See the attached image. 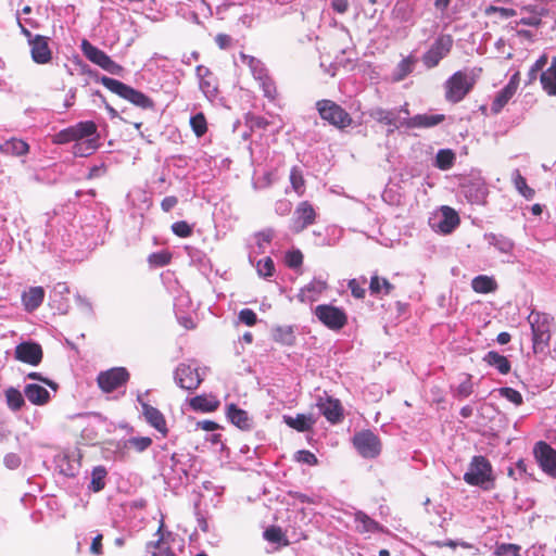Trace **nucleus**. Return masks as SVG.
<instances>
[{"label":"nucleus","mask_w":556,"mask_h":556,"mask_svg":"<svg viewBox=\"0 0 556 556\" xmlns=\"http://www.w3.org/2000/svg\"><path fill=\"white\" fill-rule=\"evenodd\" d=\"M554 318L541 312L532 311L528 323L532 332V348L535 354L543 353L549 345Z\"/></svg>","instance_id":"f257e3e1"},{"label":"nucleus","mask_w":556,"mask_h":556,"mask_svg":"<svg viewBox=\"0 0 556 556\" xmlns=\"http://www.w3.org/2000/svg\"><path fill=\"white\" fill-rule=\"evenodd\" d=\"M320 118L338 129H344L353 123L351 115L332 100L323 99L316 102Z\"/></svg>","instance_id":"f03ea898"},{"label":"nucleus","mask_w":556,"mask_h":556,"mask_svg":"<svg viewBox=\"0 0 556 556\" xmlns=\"http://www.w3.org/2000/svg\"><path fill=\"white\" fill-rule=\"evenodd\" d=\"M464 480L475 486H484V484L493 482L491 463L484 456H473L464 475Z\"/></svg>","instance_id":"7ed1b4c3"},{"label":"nucleus","mask_w":556,"mask_h":556,"mask_svg":"<svg viewBox=\"0 0 556 556\" xmlns=\"http://www.w3.org/2000/svg\"><path fill=\"white\" fill-rule=\"evenodd\" d=\"M454 39L448 34H442L437 37L430 48L424 53L421 60L427 68H433L439 65L452 50Z\"/></svg>","instance_id":"20e7f679"},{"label":"nucleus","mask_w":556,"mask_h":556,"mask_svg":"<svg viewBox=\"0 0 556 556\" xmlns=\"http://www.w3.org/2000/svg\"><path fill=\"white\" fill-rule=\"evenodd\" d=\"M84 55L92 63L97 64L112 75H121L123 67L114 62L104 51L100 50L87 39L80 45Z\"/></svg>","instance_id":"39448f33"},{"label":"nucleus","mask_w":556,"mask_h":556,"mask_svg":"<svg viewBox=\"0 0 556 556\" xmlns=\"http://www.w3.org/2000/svg\"><path fill=\"white\" fill-rule=\"evenodd\" d=\"M314 314L323 325L331 330L342 329L348 321L344 311L330 304L316 306Z\"/></svg>","instance_id":"423d86ee"},{"label":"nucleus","mask_w":556,"mask_h":556,"mask_svg":"<svg viewBox=\"0 0 556 556\" xmlns=\"http://www.w3.org/2000/svg\"><path fill=\"white\" fill-rule=\"evenodd\" d=\"M353 445L364 458H375L381 452V442L378 435L370 430H363L354 434Z\"/></svg>","instance_id":"0eeeda50"},{"label":"nucleus","mask_w":556,"mask_h":556,"mask_svg":"<svg viewBox=\"0 0 556 556\" xmlns=\"http://www.w3.org/2000/svg\"><path fill=\"white\" fill-rule=\"evenodd\" d=\"M446 93L445 97L450 102L457 103L465 98V96L472 88V81L468 75L463 72L454 73L445 83Z\"/></svg>","instance_id":"6e6552de"},{"label":"nucleus","mask_w":556,"mask_h":556,"mask_svg":"<svg viewBox=\"0 0 556 556\" xmlns=\"http://www.w3.org/2000/svg\"><path fill=\"white\" fill-rule=\"evenodd\" d=\"M317 213L314 206L308 201L300 202L290 219V230L294 233H300L308 226L315 224Z\"/></svg>","instance_id":"1a4fd4ad"},{"label":"nucleus","mask_w":556,"mask_h":556,"mask_svg":"<svg viewBox=\"0 0 556 556\" xmlns=\"http://www.w3.org/2000/svg\"><path fill=\"white\" fill-rule=\"evenodd\" d=\"M129 379V372L124 367H114L98 375L97 382L99 388L110 393L125 384Z\"/></svg>","instance_id":"9d476101"},{"label":"nucleus","mask_w":556,"mask_h":556,"mask_svg":"<svg viewBox=\"0 0 556 556\" xmlns=\"http://www.w3.org/2000/svg\"><path fill=\"white\" fill-rule=\"evenodd\" d=\"M316 406L319 413L331 424H338L343 418V408L340 401L326 391L317 396Z\"/></svg>","instance_id":"9b49d317"},{"label":"nucleus","mask_w":556,"mask_h":556,"mask_svg":"<svg viewBox=\"0 0 556 556\" xmlns=\"http://www.w3.org/2000/svg\"><path fill=\"white\" fill-rule=\"evenodd\" d=\"M370 116L378 123L389 126L387 130L388 135L402 127L408 128V117L400 116V112H397L396 109L386 110L376 108L371 111Z\"/></svg>","instance_id":"f8f14e48"},{"label":"nucleus","mask_w":556,"mask_h":556,"mask_svg":"<svg viewBox=\"0 0 556 556\" xmlns=\"http://www.w3.org/2000/svg\"><path fill=\"white\" fill-rule=\"evenodd\" d=\"M534 456L544 472L556 478V450L544 441L535 443Z\"/></svg>","instance_id":"ddd939ff"},{"label":"nucleus","mask_w":556,"mask_h":556,"mask_svg":"<svg viewBox=\"0 0 556 556\" xmlns=\"http://www.w3.org/2000/svg\"><path fill=\"white\" fill-rule=\"evenodd\" d=\"M174 379L181 389L193 391L202 382L199 370L187 364H179L174 372Z\"/></svg>","instance_id":"4468645a"},{"label":"nucleus","mask_w":556,"mask_h":556,"mask_svg":"<svg viewBox=\"0 0 556 556\" xmlns=\"http://www.w3.org/2000/svg\"><path fill=\"white\" fill-rule=\"evenodd\" d=\"M137 401L141 406V410L146 418V421L151 427L156 429L160 433H162L164 437L167 435L168 429L166 426L165 417L162 414V412L160 409H157L156 407L144 402L141 394H139L137 396Z\"/></svg>","instance_id":"2eb2a0df"},{"label":"nucleus","mask_w":556,"mask_h":556,"mask_svg":"<svg viewBox=\"0 0 556 556\" xmlns=\"http://www.w3.org/2000/svg\"><path fill=\"white\" fill-rule=\"evenodd\" d=\"M15 358L20 362L37 366L42 359V349L36 342H22L15 348Z\"/></svg>","instance_id":"dca6fc26"},{"label":"nucleus","mask_w":556,"mask_h":556,"mask_svg":"<svg viewBox=\"0 0 556 556\" xmlns=\"http://www.w3.org/2000/svg\"><path fill=\"white\" fill-rule=\"evenodd\" d=\"M30 54L31 59L37 64H47L52 59V52L49 48L48 38L41 35H36L30 40Z\"/></svg>","instance_id":"f3484780"},{"label":"nucleus","mask_w":556,"mask_h":556,"mask_svg":"<svg viewBox=\"0 0 556 556\" xmlns=\"http://www.w3.org/2000/svg\"><path fill=\"white\" fill-rule=\"evenodd\" d=\"M195 75L199 79V87L204 96L208 99L215 98L218 89L211 70L204 65H198L195 68Z\"/></svg>","instance_id":"a211bd4d"},{"label":"nucleus","mask_w":556,"mask_h":556,"mask_svg":"<svg viewBox=\"0 0 556 556\" xmlns=\"http://www.w3.org/2000/svg\"><path fill=\"white\" fill-rule=\"evenodd\" d=\"M327 287V279L323 277H315L307 286L300 290L298 295L299 300L301 302H315Z\"/></svg>","instance_id":"6ab92c4d"},{"label":"nucleus","mask_w":556,"mask_h":556,"mask_svg":"<svg viewBox=\"0 0 556 556\" xmlns=\"http://www.w3.org/2000/svg\"><path fill=\"white\" fill-rule=\"evenodd\" d=\"M440 212V220L437 225L438 229L443 233L452 232L459 224L457 212L450 206H442Z\"/></svg>","instance_id":"aec40b11"},{"label":"nucleus","mask_w":556,"mask_h":556,"mask_svg":"<svg viewBox=\"0 0 556 556\" xmlns=\"http://www.w3.org/2000/svg\"><path fill=\"white\" fill-rule=\"evenodd\" d=\"M445 119L443 114H417L408 117V129L412 128H431Z\"/></svg>","instance_id":"412c9836"},{"label":"nucleus","mask_w":556,"mask_h":556,"mask_svg":"<svg viewBox=\"0 0 556 556\" xmlns=\"http://www.w3.org/2000/svg\"><path fill=\"white\" fill-rule=\"evenodd\" d=\"M189 405L193 410L211 413L218 408L219 401L213 395H197L189 401Z\"/></svg>","instance_id":"4be33fe9"},{"label":"nucleus","mask_w":556,"mask_h":556,"mask_svg":"<svg viewBox=\"0 0 556 556\" xmlns=\"http://www.w3.org/2000/svg\"><path fill=\"white\" fill-rule=\"evenodd\" d=\"M45 299V290L42 287H33L22 295V301L27 312L37 309Z\"/></svg>","instance_id":"5701e85b"},{"label":"nucleus","mask_w":556,"mask_h":556,"mask_svg":"<svg viewBox=\"0 0 556 556\" xmlns=\"http://www.w3.org/2000/svg\"><path fill=\"white\" fill-rule=\"evenodd\" d=\"M71 129L73 130L75 142L99 136L97 134L98 127L92 121L79 122L71 126Z\"/></svg>","instance_id":"b1692460"},{"label":"nucleus","mask_w":556,"mask_h":556,"mask_svg":"<svg viewBox=\"0 0 556 556\" xmlns=\"http://www.w3.org/2000/svg\"><path fill=\"white\" fill-rule=\"evenodd\" d=\"M24 394L27 400L35 405H43L50 399L48 390L36 383L26 384Z\"/></svg>","instance_id":"393cba45"},{"label":"nucleus","mask_w":556,"mask_h":556,"mask_svg":"<svg viewBox=\"0 0 556 556\" xmlns=\"http://www.w3.org/2000/svg\"><path fill=\"white\" fill-rule=\"evenodd\" d=\"M227 418L229 421L237 426L242 430H248L251 428V420L248 416V413L241 408H239L235 404H230L227 407Z\"/></svg>","instance_id":"a878e982"},{"label":"nucleus","mask_w":556,"mask_h":556,"mask_svg":"<svg viewBox=\"0 0 556 556\" xmlns=\"http://www.w3.org/2000/svg\"><path fill=\"white\" fill-rule=\"evenodd\" d=\"M283 420L290 428L300 432L308 431L316 422L312 415L304 414H298L295 417L285 415Z\"/></svg>","instance_id":"bb28decb"},{"label":"nucleus","mask_w":556,"mask_h":556,"mask_svg":"<svg viewBox=\"0 0 556 556\" xmlns=\"http://www.w3.org/2000/svg\"><path fill=\"white\" fill-rule=\"evenodd\" d=\"M29 146L22 139L12 138L0 146V152L8 155L22 156L27 154Z\"/></svg>","instance_id":"cd10ccee"},{"label":"nucleus","mask_w":556,"mask_h":556,"mask_svg":"<svg viewBox=\"0 0 556 556\" xmlns=\"http://www.w3.org/2000/svg\"><path fill=\"white\" fill-rule=\"evenodd\" d=\"M483 361L491 367H494L502 375H507L510 371V363L506 356L501 355L496 351H489Z\"/></svg>","instance_id":"c85d7f7f"},{"label":"nucleus","mask_w":556,"mask_h":556,"mask_svg":"<svg viewBox=\"0 0 556 556\" xmlns=\"http://www.w3.org/2000/svg\"><path fill=\"white\" fill-rule=\"evenodd\" d=\"M540 80L543 89L549 96H556V58H553L549 67L542 72Z\"/></svg>","instance_id":"c756f323"},{"label":"nucleus","mask_w":556,"mask_h":556,"mask_svg":"<svg viewBox=\"0 0 556 556\" xmlns=\"http://www.w3.org/2000/svg\"><path fill=\"white\" fill-rule=\"evenodd\" d=\"M99 136L83 141H77L73 146L75 156L85 157L91 155L99 148Z\"/></svg>","instance_id":"7c9ffc66"},{"label":"nucleus","mask_w":556,"mask_h":556,"mask_svg":"<svg viewBox=\"0 0 556 556\" xmlns=\"http://www.w3.org/2000/svg\"><path fill=\"white\" fill-rule=\"evenodd\" d=\"M355 522L357 531L365 532H378L381 531V526L374 519H371L368 515L363 511H357L355 514Z\"/></svg>","instance_id":"2f4dec72"},{"label":"nucleus","mask_w":556,"mask_h":556,"mask_svg":"<svg viewBox=\"0 0 556 556\" xmlns=\"http://www.w3.org/2000/svg\"><path fill=\"white\" fill-rule=\"evenodd\" d=\"M456 154L451 149H440L437 152L433 165L441 170H448L453 167Z\"/></svg>","instance_id":"473e14b6"},{"label":"nucleus","mask_w":556,"mask_h":556,"mask_svg":"<svg viewBox=\"0 0 556 556\" xmlns=\"http://www.w3.org/2000/svg\"><path fill=\"white\" fill-rule=\"evenodd\" d=\"M416 62H417V59L412 54L404 58L396 65L394 72H393V80H395V81L403 80L407 75H409L414 71Z\"/></svg>","instance_id":"72a5a7b5"},{"label":"nucleus","mask_w":556,"mask_h":556,"mask_svg":"<svg viewBox=\"0 0 556 556\" xmlns=\"http://www.w3.org/2000/svg\"><path fill=\"white\" fill-rule=\"evenodd\" d=\"M394 286L388 279L374 275L370 278L369 290L375 295H388L392 292Z\"/></svg>","instance_id":"f704fd0d"},{"label":"nucleus","mask_w":556,"mask_h":556,"mask_svg":"<svg viewBox=\"0 0 556 556\" xmlns=\"http://www.w3.org/2000/svg\"><path fill=\"white\" fill-rule=\"evenodd\" d=\"M125 100H128L132 104L141 108V109H152L153 108V101L146 96L143 92L134 89L129 86L127 92L124 97Z\"/></svg>","instance_id":"c9c22d12"},{"label":"nucleus","mask_w":556,"mask_h":556,"mask_svg":"<svg viewBox=\"0 0 556 556\" xmlns=\"http://www.w3.org/2000/svg\"><path fill=\"white\" fill-rule=\"evenodd\" d=\"M511 179L516 190L527 200L534 198L535 191L527 184L526 178L521 175L519 169H515L511 174Z\"/></svg>","instance_id":"e433bc0d"},{"label":"nucleus","mask_w":556,"mask_h":556,"mask_svg":"<svg viewBox=\"0 0 556 556\" xmlns=\"http://www.w3.org/2000/svg\"><path fill=\"white\" fill-rule=\"evenodd\" d=\"M471 287L478 293H489L496 290L497 283L492 277L480 275L472 279Z\"/></svg>","instance_id":"4c0bfd02"},{"label":"nucleus","mask_w":556,"mask_h":556,"mask_svg":"<svg viewBox=\"0 0 556 556\" xmlns=\"http://www.w3.org/2000/svg\"><path fill=\"white\" fill-rule=\"evenodd\" d=\"M144 556H174V553L168 542L160 538L156 542L147 545V554Z\"/></svg>","instance_id":"58836bf2"},{"label":"nucleus","mask_w":556,"mask_h":556,"mask_svg":"<svg viewBox=\"0 0 556 556\" xmlns=\"http://www.w3.org/2000/svg\"><path fill=\"white\" fill-rule=\"evenodd\" d=\"M241 60L247 63L256 80L264 79L267 76V70L264 64L255 59L254 56L247 55L244 53L240 54Z\"/></svg>","instance_id":"ea45409f"},{"label":"nucleus","mask_w":556,"mask_h":556,"mask_svg":"<svg viewBox=\"0 0 556 556\" xmlns=\"http://www.w3.org/2000/svg\"><path fill=\"white\" fill-rule=\"evenodd\" d=\"M106 469L103 466L94 467L91 472L89 489L93 492H100L105 486Z\"/></svg>","instance_id":"a19ab883"},{"label":"nucleus","mask_w":556,"mask_h":556,"mask_svg":"<svg viewBox=\"0 0 556 556\" xmlns=\"http://www.w3.org/2000/svg\"><path fill=\"white\" fill-rule=\"evenodd\" d=\"M515 93L511 91V88L505 86L493 100L491 111L495 114L500 113Z\"/></svg>","instance_id":"79ce46f5"},{"label":"nucleus","mask_w":556,"mask_h":556,"mask_svg":"<svg viewBox=\"0 0 556 556\" xmlns=\"http://www.w3.org/2000/svg\"><path fill=\"white\" fill-rule=\"evenodd\" d=\"M100 83L113 93L124 99L129 86L111 77L102 76Z\"/></svg>","instance_id":"37998d69"},{"label":"nucleus","mask_w":556,"mask_h":556,"mask_svg":"<svg viewBox=\"0 0 556 556\" xmlns=\"http://www.w3.org/2000/svg\"><path fill=\"white\" fill-rule=\"evenodd\" d=\"M5 400L9 408L12 410H18L24 405L23 394L15 388H9L5 391Z\"/></svg>","instance_id":"c03bdc74"},{"label":"nucleus","mask_w":556,"mask_h":556,"mask_svg":"<svg viewBox=\"0 0 556 556\" xmlns=\"http://www.w3.org/2000/svg\"><path fill=\"white\" fill-rule=\"evenodd\" d=\"M473 392V384L470 375H465L464 380L453 389L454 397L463 400L468 397Z\"/></svg>","instance_id":"a18cd8bd"},{"label":"nucleus","mask_w":556,"mask_h":556,"mask_svg":"<svg viewBox=\"0 0 556 556\" xmlns=\"http://www.w3.org/2000/svg\"><path fill=\"white\" fill-rule=\"evenodd\" d=\"M489 243L494 245L501 253H510L514 243L510 239L504 236L490 235L488 236Z\"/></svg>","instance_id":"49530a36"},{"label":"nucleus","mask_w":556,"mask_h":556,"mask_svg":"<svg viewBox=\"0 0 556 556\" xmlns=\"http://www.w3.org/2000/svg\"><path fill=\"white\" fill-rule=\"evenodd\" d=\"M274 340L286 345L293 344L294 336L291 327H277L273 332Z\"/></svg>","instance_id":"de8ad7c7"},{"label":"nucleus","mask_w":556,"mask_h":556,"mask_svg":"<svg viewBox=\"0 0 556 556\" xmlns=\"http://www.w3.org/2000/svg\"><path fill=\"white\" fill-rule=\"evenodd\" d=\"M152 444V439L149 437H131L125 442L126 447H131L139 453L148 450Z\"/></svg>","instance_id":"09e8293b"},{"label":"nucleus","mask_w":556,"mask_h":556,"mask_svg":"<svg viewBox=\"0 0 556 556\" xmlns=\"http://www.w3.org/2000/svg\"><path fill=\"white\" fill-rule=\"evenodd\" d=\"M190 126L197 137H202L207 130V124L204 114L198 113L191 116Z\"/></svg>","instance_id":"8fccbe9b"},{"label":"nucleus","mask_w":556,"mask_h":556,"mask_svg":"<svg viewBox=\"0 0 556 556\" xmlns=\"http://www.w3.org/2000/svg\"><path fill=\"white\" fill-rule=\"evenodd\" d=\"M465 194L472 203H481L485 198V188L482 186H466Z\"/></svg>","instance_id":"3c124183"},{"label":"nucleus","mask_w":556,"mask_h":556,"mask_svg":"<svg viewBox=\"0 0 556 556\" xmlns=\"http://www.w3.org/2000/svg\"><path fill=\"white\" fill-rule=\"evenodd\" d=\"M256 270L261 277H264V278L271 277L275 271L274 261L269 256H266L265 258L260 260L256 264Z\"/></svg>","instance_id":"603ef678"},{"label":"nucleus","mask_w":556,"mask_h":556,"mask_svg":"<svg viewBox=\"0 0 556 556\" xmlns=\"http://www.w3.org/2000/svg\"><path fill=\"white\" fill-rule=\"evenodd\" d=\"M290 182L293 190L302 195L304 193V178L302 172L298 167H293L290 172Z\"/></svg>","instance_id":"864d4df0"},{"label":"nucleus","mask_w":556,"mask_h":556,"mask_svg":"<svg viewBox=\"0 0 556 556\" xmlns=\"http://www.w3.org/2000/svg\"><path fill=\"white\" fill-rule=\"evenodd\" d=\"M365 285H366V278L351 279L348 283V287L354 298L364 299V296L366 294Z\"/></svg>","instance_id":"5fc2aeb1"},{"label":"nucleus","mask_w":556,"mask_h":556,"mask_svg":"<svg viewBox=\"0 0 556 556\" xmlns=\"http://www.w3.org/2000/svg\"><path fill=\"white\" fill-rule=\"evenodd\" d=\"M274 238L273 229H265L256 235V244L260 253H265L266 245L270 243Z\"/></svg>","instance_id":"6e6d98bb"},{"label":"nucleus","mask_w":556,"mask_h":556,"mask_svg":"<svg viewBox=\"0 0 556 556\" xmlns=\"http://www.w3.org/2000/svg\"><path fill=\"white\" fill-rule=\"evenodd\" d=\"M521 546L517 544L511 543H502L496 546L495 555L497 556H504V555H511V556H520Z\"/></svg>","instance_id":"4d7b16f0"},{"label":"nucleus","mask_w":556,"mask_h":556,"mask_svg":"<svg viewBox=\"0 0 556 556\" xmlns=\"http://www.w3.org/2000/svg\"><path fill=\"white\" fill-rule=\"evenodd\" d=\"M498 392L501 396L505 397L515 405H521L523 402L521 393L513 388L504 387L501 388Z\"/></svg>","instance_id":"13d9d810"},{"label":"nucleus","mask_w":556,"mask_h":556,"mask_svg":"<svg viewBox=\"0 0 556 556\" xmlns=\"http://www.w3.org/2000/svg\"><path fill=\"white\" fill-rule=\"evenodd\" d=\"M303 263V254L300 250H292L286 254V264L290 268H298Z\"/></svg>","instance_id":"bf43d9fd"},{"label":"nucleus","mask_w":556,"mask_h":556,"mask_svg":"<svg viewBox=\"0 0 556 556\" xmlns=\"http://www.w3.org/2000/svg\"><path fill=\"white\" fill-rule=\"evenodd\" d=\"M172 230L176 236L180 238H187L192 233L191 226L185 220L174 223L172 225Z\"/></svg>","instance_id":"052dcab7"},{"label":"nucleus","mask_w":556,"mask_h":556,"mask_svg":"<svg viewBox=\"0 0 556 556\" xmlns=\"http://www.w3.org/2000/svg\"><path fill=\"white\" fill-rule=\"evenodd\" d=\"M149 263L154 266H165L170 261V255L167 252H155L149 255Z\"/></svg>","instance_id":"680f3d73"},{"label":"nucleus","mask_w":556,"mask_h":556,"mask_svg":"<svg viewBox=\"0 0 556 556\" xmlns=\"http://www.w3.org/2000/svg\"><path fill=\"white\" fill-rule=\"evenodd\" d=\"M295 459L299 463L306 464L309 466H315L318 464V459L315 456V454H313L312 452L306 451V450L298 451L295 454Z\"/></svg>","instance_id":"e2e57ef3"},{"label":"nucleus","mask_w":556,"mask_h":556,"mask_svg":"<svg viewBox=\"0 0 556 556\" xmlns=\"http://www.w3.org/2000/svg\"><path fill=\"white\" fill-rule=\"evenodd\" d=\"M260 86L262 87L264 91V96L270 100L275 99L276 97V87L271 79L267 76L264 77V79H258Z\"/></svg>","instance_id":"0e129e2a"},{"label":"nucleus","mask_w":556,"mask_h":556,"mask_svg":"<svg viewBox=\"0 0 556 556\" xmlns=\"http://www.w3.org/2000/svg\"><path fill=\"white\" fill-rule=\"evenodd\" d=\"M239 320L247 326H254L257 321V316L254 311L250 308H243L239 312Z\"/></svg>","instance_id":"69168bd1"},{"label":"nucleus","mask_w":556,"mask_h":556,"mask_svg":"<svg viewBox=\"0 0 556 556\" xmlns=\"http://www.w3.org/2000/svg\"><path fill=\"white\" fill-rule=\"evenodd\" d=\"M22 464V458L16 453H8L3 457V465L10 470L17 469Z\"/></svg>","instance_id":"338daca9"},{"label":"nucleus","mask_w":556,"mask_h":556,"mask_svg":"<svg viewBox=\"0 0 556 556\" xmlns=\"http://www.w3.org/2000/svg\"><path fill=\"white\" fill-rule=\"evenodd\" d=\"M547 63V58L545 55H542L539 58L535 63L531 66L528 76H529V83L536 79L538 73L543 70V67Z\"/></svg>","instance_id":"774afa93"}]
</instances>
